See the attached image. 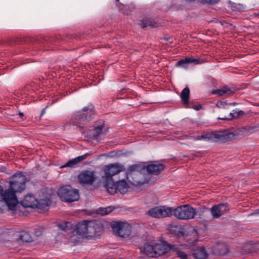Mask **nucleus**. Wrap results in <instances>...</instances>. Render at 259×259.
Listing matches in <instances>:
<instances>
[{
    "label": "nucleus",
    "mask_w": 259,
    "mask_h": 259,
    "mask_svg": "<svg viewBox=\"0 0 259 259\" xmlns=\"http://www.w3.org/2000/svg\"><path fill=\"white\" fill-rule=\"evenodd\" d=\"M94 106L93 104H89L86 107H84L81 110L78 111L80 112L81 116V119L82 121H87L91 120L94 114Z\"/></svg>",
    "instance_id": "16"
},
{
    "label": "nucleus",
    "mask_w": 259,
    "mask_h": 259,
    "mask_svg": "<svg viewBox=\"0 0 259 259\" xmlns=\"http://www.w3.org/2000/svg\"><path fill=\"white\" fill-rule=\"evenodd\" d=\"M104 127V121H103L100 125L94 126L92 130L91 134L89 135L90 137L95 138H98L102 135H105V133L103 131V128Z\"/></svg>",
    "instance_id": "22"
},
{
    "label": "nucleus",
    "mask_w": 259,
    "mask_h": 259,
    "mask_svg": "<svg viewBox=\"0 0 259 259\" xmlns=\"http://www.w3.org/2000/svg\"><path fill=\"white\" fill-rule=\"evenodd\" d=\"M58 195L62 201L68 203L78 201L79 199L78 190L73 188L70 185L60 187Z\"/></svg>",
    "instance_id": "4"
},
{
    "label": "nucleus",
    "mask_w": 259,
    "mask_h": 259,
    "mask_svg": "<svg viewBox=\"0 0 259 259\" xmlns=\"http://www.w3.org/2000/svg\"><path fill=\"white\" fill-rule=\"evenodd\" d=\"M258 127L256 126H248L245 128V129L248 131H250L258 128Z\"/></svg>",
    "instance_id": "35"
},
{
    "label": "nucleus",
    "mask_w": 259,
    "mask_h": 259,
    "mask_svg": "<svg viewBox=\"0 0 259 259\" xmlns=\"http://www.w3.org/2000/svg\"><path fill=\"white\" fill-rule=\"evenodd\" d=\"M192 255L195 259H206L208 254L203 247H199L193 251Z\"/></svg>",
    "instance_id": "20"
},
{
    "label": "nucleus",
    "mask_w": 259,
    "mask_h": 259,
    "mask_svg": "<svg viewBox=\"0 0 259 259\" xmlns=\"http://www.w3.org/2000/svg\"><path fill=\"white\" fill-rule=\"evenodd\" d=\"M253 213L255 215H259V208L257 209H256Z\"/></svg>",
    "instance_id": "39"
},
{
    "label": "nucleus",
    "mask_w": 259,
    "mask_h": 259,
    "mask_svg": "<svg viewBox=\"0 0 259 259\" xmlns=\"http://www.w3.org/2000/svg\"><path fill=\"white\" fill-rule=\"evenodd\" d=\"M173 212V207L160 206L150 209L147 213L152 218L160 219L171 217Z\"/></svg>",
    "instance_id": "8"
},
{
    "label": "nucleus",
    "mask_w": 259,
    "mask_h": 259,
    "mask_svg": "<svg viewBox=\"0 0 259 259\" xmlns=\"http://www.w3.org/2000/svg\"><path fill=\"white\" fill-rule=\"evenodd\" d=\"M48 107V105L45 108H44L42 111H41V114H40V117H42L43 116V115L46 112V108Z\"/></svg>",
    "instance_id": "37"
},
{
    "label": "nucleus",
    "mask_w": 259,
    "mask_h": 259,
    "mask_svg": "<svg viewBox=\"0 0 259 259\" xmlns=\"http://www.w3.org/2000/svg\"><path fill=\"white\" fill-rule=\"evenodd\" d=\"M190 58L186 57L185 59H181L177 62L176 67L183 68H187L188 65L190 64Z\"/></svg>",
    "instance_id": "28"
},
{
    "label": "nucleus",
    "mask_w": 259,
    "mask_h": 259,
    "mask_svg": "<svg viewBox=\"0 0 259 259\" xmlns=\"http://www.w3.org/2000/svg\"><path fill=\"white\" fill-rule=\"evenodd\" d=\"M194 245V243L189 244H168L169 248L174 252H176L178 257L181 259H188V256L186 253L182 251V249H189L192 248Z\"/></svg>",
    "instance_id": "14"
},
{
    "label": "nucleus",
    "mask_w": 259,
    "mask_h": 259,
    "mask_svg": "<svg viewBox=\"0 0 259 259\" xmlns=\"http://www.w3.org/2000/svg\"><path fill=\"white\" fill-rule=\"evenodd\" d=\"M196 208L189 204H184L174 208V215L181 220H189L193 219L196 215Z\"/></svg>",
    "instance_id": "6"
},
{
    "label": "nucleus",
    "mask_w": 259,
    "mask_h": 259,
    "mask_svg": "<svg viewBox=\"0 0 259 259\" xmlns=\"http://www.w3.org/2000/svg\"><path fill=\"white\" fill-rule=\"evenodd\" d=\"M20 203L24 208H37L40 211L45 210L48 206V201L46 199L38 200L31 193L25 195Z\"/></svg>",
    "instance_id": "5"
},
{
    "label": "nucleus",
    "mask_w": 259,
    "mask_h": 259,
    "mask_svg": "<svg viewBox=\"0 0 259 259\" xmlns=\"http://www.w3.org/2000/svg\"><path fill=\"white\" fill-rule=\"evenodd\" d=\"M258 52L256 51V50H255L254 52L253 53H257Z\"/></svg>",
    "instance_id": "42"
},
{
    "label": "nucleus",
    "mask_w": 259,
    "mask_h": 259,
    "mask_svg": "<svg viewBox=\"0 0 259 259\" xmlns=\"http://www.w3.org/2000/svg\"><path fill=\"white\" fill-rule=\"evenodd\" d=\"M88 221L83 220L76 225V233L82 237L87 238Z\"/></svg>",
    "instance_id": "18"
},
{
    "label": "nucleus",
    "mask_w": 259,
    "mask_h": 259,
    "mask_svg": "<svg viewBox=\"0 0 259 259\" xmlns=\"http://www.w3.org/2000/svg\"><path fill=\"white\" fill-rule=\"evenodd\" d=\"M190 63H194L195 64H199L203 62V60L199 59H194L193 58H190Z\"/></svg>",
    "instance_id": "34"
},
{
    "label": "nucleus",
    "mask_w": 259,
    "mask_h": 259,
    "mask_svg": "<svg viewBox=\"0 0 259 259\" xmlns=\"http://www.w3.org/2000/svg\"><path fill=\"white\" fill-rule=\"evenodd\" d=\"M190 90L188 87L185 88L181 94V99L184 105H188L189 104Z\"/></svg>",
    "instance_id": "25"
},
{
    "label": "nucleus",
    "mask_w": 259,
    "mask_h": 259,
    "mask_svg": "<svg viewBox=\"0 0 259 259\" xmlns=\"http://www.w3.org/2000/svg\"><path fill=\"white\" fill-rule=\"evenodd\" d=\"M111 227L120 237L126 238L131 234L132 227L127 223L114 222L111 224Z\"/></svg>",
    "instance_id": "10"
},
{
    "label": "nucleus",
    "mask_w": 259,
    "mask_h": 259,
    "mask_svg": "<svg viewBox=\"0 0 259 259\" xmlns=\"http://www.w3.org/2000/svg\"><path fill=\"white\" fill-rule=\"evenodd\" d=\"M220 0H204L206 3L209 4H215L219 2Z\"/></svg>",
    "instance_id": "36"
},
{
    "label": "nucleus",
    "mask_w": 259,
    "mask_h": 259,
    "mask_svg": "<svg viewBox=\"0 0 259 259\" xmlns=\"http://www.w3.org/2000/svg\"><path fill=\"white\" fill-rule=\"evenodd\" d=\"M147 256L151 257H157L166 252L165 246L161 243L154 244H146L141 249Z\"/></svg>",
    "instance_id": "7"
},
{
    "label": "nucleus",
    "mask_w": 259,
    "mask_h": 259,
    "mask_svg": "<svg viewBox=\"0 0 259 259\" xmlns=\"http://www.w3.org/2000/svg\"><path fill=\"white\" fill-rule=\"evenodd\" d=\"M72 224L69 222H64L58 225L59 229L63 231H66L72 228Z\"/></svg>",
    "instance_id": "30"
},
{
    "label": "nucleus",
    "mask_w": 259,
    "mask_h": 259,
    "mask_svg": "<svg viewBox=\"0 0 259 259\" xmlns=\"http://www.w3.org/2000/svg\"><path fill=\"white\" fill-rule=\"evenodd\" d=\"M216 106L219 108L227 109L229 108V103L226 101H219L217 102Z\"/></svg>",
    "instance_id": "32"
},
{
    "label": "nucleus",
    "mask_w": 259,
    "mask_h": 259,
    "mask_svg": "<svg viewBox=\"0 0 259 259\" xmlns=\"http://www.w3.org/2000/svg\"><path fill=\"white\" fill-rule=\"evenodd\" d=\"M91 154L92 152H89L81 156H79L74 158L70 159L68 162L65 163L64 165H62L61 166V168L74 167L77 164H78L79 162H81L83 160L85 159L88 156L90 155Z\"/></svg>",
    "instance_id": "17"
},
{
    "label": "nucleus",
    "mask_w": 259,
    "mask_h": 259,
    "mask_svg": "<svg viewBox=\"0 0 259 259\" xmlns=\"http://www.w3.org/2000/svg\"><path fill=\"white\" fill-rule=\"evenodd\" d=\"M145 171V165L142 164H135L130 165L126 172V179L128 180L130 176L132 175L133 172H137L141 173Z\"/></svg>",
    "instance_id": "19"
},
{
    "label": "nucleus",
    "mask_w": 259,
    "mask_h": 259,
    "mask_svg": "<svg viewBox=\"0 0 259 259\" xmlns=\"http://www.w3.org/2000/svg\"><path fill=\"white\" fill-rule=\"evenodd\" d=\"M236 105H238V103L236 102H232V103H229V106H235Z\"/></svg>",
    "instance_id": "38"
},
{
    "label": "nucleus",
    "mask_w": 259,
    "mask_h": 259,
    "mask_svg": "<svg viewBox=\"0 0 259 259\" xmlns=\"http://www.w3.org/2000/svg\"><path fill=\"white\" fill-rule=\"evenodd\" d=\"M77 38L79 37V36L77 34H65L63 35L62 34H58L55 37H45L43 38V41H44V47H51V46L50 45L54 44L55 42H56L58 41H59L60 39L62 40H67L68 39H71L72 38ZM79 38H81V37L80 35H79Z\"/></svg>",
    "instance_id": "13"
},
{
    "label": "nucleus",
    "mask_w": 259,
    "mask_h": 259,
    "mask_svg": "<svg viewBox=\"0 0 259 259\" xmlns=\"http://www.w3.org/2000/svg\"><path fill=\"white\" fill-rule=\"evenodd\" d=\"M237 136V134L231 132L229 130H224L209 134L197 135L193 137V140L195 141H212L220 143H225L233 140Z\"/></svg>",
    "instance_id": "3"
},
{
    "label": "nucleus",
    "mask_w": 259,
    "mask_h": 259,
    "mask_svg": "<svg viewBox=\"0 0 259 259\" xmlns=\"http://www.w3.org/2000/svg\"><path fill=\"white\" fill-rule=\"evenodd\" d=\"M97 179L96 172L93 170H83L77 176L78 182L84 187L93 185Z\"/></svg>",
    "instance_id": "9"
},
{
    "label": "nucleus",
    "mask_w": 259,
    "mask_h": 259,
    "mask_svg": "<svg viewBox=\"0 0 259 259\" xmlns=\"http://www.w3.org/2000/svg\"><path fill=\"white\" fill-rule=\"evenodd\" d=\"M80 113V112L77 111L72 115L70 121L73 125H75L77 124H80L85 121H82L81 119V114Z\"/></svg>",
    "instance_id": "27"
},
{
    "label": "nucleus",
    "mask_w": 259,
    "mask_h": 259,
    "mask_svg": "<svg viewBox=\"0 0 259 259\" xmlns=\"http://www.w3.org/2000/svg\"><path fill=\"white\" fill-rule=\"evenodd\" d=\"M124 170V166L119 163H111L107 165L104 169V185L108 192L111 194H114L118 192L123 195L125 194L130 188L129 183L124 179L120 180L115 182L113 177Z\"/></svg>",
    "instance_id": "2"
},
{
    "label": "nucleus",
    "mask_w": 259,
    "mask_h": 259,
    "mask_svg": "<svg viewBox=\"0 0 259 259\" xmlns=\"http://www.w3.org/2000/svg\"><path fill=\"white\" fill-rule=\"evenodd\" d=\"M213 94H217L219 96H223L225 94L228 95H232L234 94V92L231 90L227 86L223 87L222 89L214 90L212 92Z\"/></svg>",
    "instance_id": "26"
},
{
    "label": "nucleus",
    "mask_w": 259,
    "mask_h": 259,
    "mask_svg": "<svg viewBox=\"0 0 259 259\" xmlns=\"http://www.w3.org/2000/svg\"><path fill=\"white\" fill-rule=\"evenodd\" d=\"M103 231V225L99 221H88L87 238L98 237Z\"/></svg>",
    "instance_id": "12"
},
{
    "label": "nucleus",
    "mask_w": 259,
    "mask_h": 259,
    "mask_svg": "<svg viewBox=\"0 0 259 259\" xmlns=\"http://www.w3.org/2000/svg\"><path fill=\"white\" fill-rule=\"evenodd\" d=\"M19 115L20 117H23L24 116V113L23 112H19Z\"/></svg>",
    "instance_id": "40"
},
{
    "label": "nucleus",
    "mask_w": 259,
    "mask_h": 259,
    "mask_svg": "<svg viewBox=\"0 0 259 259\" xmlns=\"http://www.w3.org/2000/svg\"><path fill=\"white\" fill-rule=\"evenodd\" d=\"M140 25L142 28H145L148 26L154 28L157 27L158 24L151 18H145L140 21Z\"/></svg>",
    "instance_id": "23"
},
{
    "label": "nucleus",
    "mask_w": 259,
    "mask_h": 259,
    "mask_svg": "<svg viewBox=\"0 0 259 259\" xmlns=\"http://www.w3.org/2000/svg\"><path fill=\"white\" fill-rule=\"evenodd\" d=\"M27 178L23 172L18 171L13 175L9 181V187L4 191L0 185V213H3L6 206L9 210H16L19 204L17 194L24 191L26 187Z\"/></svg>",
    "instance_id": "1"
},
{
    "label": "nucleus",
    "mask_w": 259,
    "mask_h": 259,
    "mask_svg": "<svg viewBox=\"0 0 259 259\" xmlns=\"http://www.w3.org/2000/svg\"><path fill=\"white\" fill-rule=\"evenodd\" d=\"M165 168V165L163 163H152L147 165H145V171L154 175L159 174Z\"/></svg>",
    "instance_id": "15"
},
{
    "label": "nucleus",
    "mask_w": 259,
    "mask_h": 259,
    "mask_svg": "<svg viewBox=\"0 0 259 259\" xmlns=\"http://www.w3.org/2000/svg\"><path fill=\"white\" fill-rule=\"evenodd\" d=\"M175 236L177 241L181 242L185 238L186 234L182 230L180 229L176 232Z\"/></svg>",
    "instance_id": "29"
},
{
    "label": "nucleus",
    "mask_w": 259,
    "mask_h": 259,
    "mask_svg": "<svg viewBox=\"0 0 259 259\" xmlns=\"http://www.w3.org/2000/svg\"><path fill=\"white\" fill-rule=\"evenodd\" d=\"M114 210V208L112 206H108L106 208H100V212L102 215H107L110 212H112Z\"/></svg>",
    "instance_id": "31"
},
{
    "label": "nucleus",
    "mask_w": 259,
    "mask_h": 259,
    "mask_svg": "<svg viewBox=\"0 0 259 259\" xmlns=\"http://www.w3.org/2000/svg\"><path fill=\"white\" fill-rule=\"evenodd\" d=\"M186 107L189 108H192L196 111L200 110L202 108V105L201 104H195L192 106H190L189 104L188 105H187L186 106Z\"/></svg>",
    "instance_id": "33"
},
{
    "label": "nucleus",
    "mask_w": 259,
    "mask_h": 259,
    "mask_svg": "<svg viewBox=\"0 0 259 259\" xmlns=\"http://www.w3.org/2000/svg\"><path fill=\"white\" fill-rule=\"evenodd\" d=\"M129 181L130 182V183H131V184H132V185H135V184H135V183H134V182H131L130 180H129Z\"/></svg>",
    "instance_id": "41"
},
{
    "label": "nucleus",
    "mask_w": 259,
    "mask_h": 259,
    "mask_svg": "<svg viewBox=\"0 0 259 259\" xmlns=\"http://www.w3.org/2000/svg\"><path fill=\"white\" fill-rule=\"evenodd\" d=\"M244 113V111L236 108L235 109L233 110L232 112L229 113L228 116H224L221 117H219L218 119L219 120H231L234 118H237L239 117L240 116L243 115Z\"/></svg>",
    "instance_id": "21"
},
{
    "label": "nucleus",
    "mask_w": 259,
    "mask_h": 259,
    "mask_svg": "<svg viewBox=\"0 0 259 259\" xmlns=\"http://www.w3.org/2000/svg\"><path fill=\"white\" fill-rule=\"evenodd\" d=\"M32 240V236L28 232L22 231L19 232L18 239L19 243L31 242Z\"/></svg>",
    "instance_id": "24"
},
{
    "label": "nucleus",
    "mask_w": 259,
    "mask_h": 259,
    "mask_svg": "<svg viewBox=\"0 0 259 259\" xmlns=\"http://www.w3.org/2000/svg\"><path fill=\"white\" fill-rule=\"evenodd\" d=\"M209 209L213 219H217L230 211V205L228 203H220L213 205Z\"/></svg>",
    "instance_id": "11"
}]
</instances>
